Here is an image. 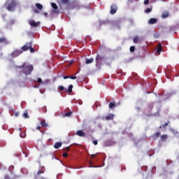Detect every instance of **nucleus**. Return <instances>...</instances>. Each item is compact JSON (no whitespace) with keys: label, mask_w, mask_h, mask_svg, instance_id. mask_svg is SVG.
I'll use <instances>...</instances> for the list:
<instances>
[{"label":"nucleus","mask_w":179,"mask_h":179,"mask_svg":"<svg viewBox=\"0 0 179 179\" xmlns=\"http://www.w3.org/2000/svg\"><path fill=\"white\" fill-rule=\"evenodd\" d=\"M19 69H22V73H24V75H25L26 76L29 75H31V73L34 69V68L33 67V65L28 64L26 62H24L22 66H20Z\"/></svg>","instance_id":"nucleus-1"},{"label":"nucleus","mask_w":179,"mask_h":179,"mask_svg":"<svg viewBox=\"0 0 179 179\" xmlns=\"http://www.w3.org/2000/svg\"><path fill=\"white\" fill-rule=\"evenodd\" d=\"M4 6L9 12H15V9H16L17 6H19V2L16 0L6 1Z\"/></svg>","instance_id":"nucleus-2"},{"label":"nucleus","mask_w":179,"mask_h":179,"mask_svg":"<svg viewBox=\"0 0 179 179\" xmlns=\"http://www.w3.org/2000/svg\"><path fill=\"white\" fill-rule=\"evenodd\" d=\"M104 59V56L97 55L96 57V66H100V62Z\"/></svg>","instance_id":"nucleus-3"},{"label":"nucleus","mask_w":179,"mask_h":179,"mask_svg":"<svg viewBox=\"0 0 179 179\" xmlns=\"http://www.w3.org/2000/svg\"><path fill=\"white\" fill-rule=\"evenodd\" d=\"M22 53L23 50H15L11 53V56L13 58H17V57H19Z\"/></svg>","instance_id":"nucleus-4"},{"label":"nucleus","mask_w":179,"mask_h":179,"mask_svg":"<svg viewBox=\"0 0 179 179\" xmlns=\"http://www.w3.org/2000/svg\"><path fill=\"white\" fill-rule=\"evenodd\" d=\"M31 45H33V43L29 42V43H27L24 45H23L21 48V50H22V51H29L30 47H31Z\"/></svg>","instance_id":"nucleus-5"},{"label":"nucleus","mask_w":179,"mask_h":179,"mask_svg":"<svg viewBox=\"0 0 179 179\" xmlns=\"http://www.w3.org/2000/svg\"><path fill=\"white\" fill-rule=\"evenodd\" d=\"M41 23V22H40V21L36 22V21L33 20L29 21V24H30V26H31L32 27H38Z\"/></svg>","instance_id":"nucleus-6"},{"label":"nucleus","mask_w":179,"mask_h":179,"mask_svg":"<svg viewBox=\"0 0 179 179\" xmlns=\"http://www.w3.org/2000/svg\"><path fill=\"white\" fill-rule=\"evenodd\" d=\"M118 8L117 7L116 4H113L110 7V15H115L117 13Z\"/></svg>","instance_id":"nucleus-7"},{"label":"nucleus","mask_w":179,"mask_h":179,"mask_svg":"<svg viewBox=\"0 0 179 179\" xmlns=\"http://www.w3.org/2000/svg\"><path fill=\"white\" fill-rule=\"evenodd\" d=\"M19 176L15 175V173H11L10 175H6L4 179H17Z\"/></svg>","instance_id":"nucleus-8"},{"label":"nucleus","mask_w":179,"mask_h":179,"mask_svg":"<svg viewBox=\"0 0 179 179\" xmlns=\"http://www.w3.org/2000/svg\"><path fill=\"white\" fill-rule=\"evenodd\" d=\"M3 43L4 44H9V42L8 41V38L5 36H2L0 38V44H2Z\"/></svg>","instance_id":"nucleus-9"},{"label":"nucleus","mask_w":179,"mask_h":179,"mask_svg":"<svg viewBox=\"0 0 179 179\" xmlns=\"http://www.w3.org/2000/svg\"><path fill=\"white\" fill-rule=\"evenodd\" d=\"M76 135H78V136H81V137L86 136V134L85 132H83V131H82V130L77 131Z\"/></svg>","instance_id":"nucleus-10"},{"label":"nucleus","mask_w":179,"mask_h":179,"mask_svg":"<svg viewBox=\"0 0 179 179\" xmlns=\"http://www.w3.org/2000/svg\"><path fill=\"white\" fill-rule=\"evenodd\" d=\"M166 77L167 78V79H170L171 78V70H170L169 69H167L166 70Z\"/></svg>","instance_id":"nucleus-11"},{"label":"nucleus","mask_w":179,"mask_h":179,"mask_svg":"<svg viewBox=\"0 0 179 179\" xmlns=\"http://www.w3.org/2000/svg\"><path fill=\"white\" fill-rule=\"evenodd\" d=\"M162 43H158L157 45V54H158V55H160V53L162 52Z\"/></svg>","instance_id":"nucleus-12"},{"label":"nucleus","mask_w":179,"mask_h":179,"mask_svg":"<svg viewBox=\"0 0 179 179\" xmlns=\"http://www.w3.org/2000/svg\"><path fill=\"white\" fill-rule=\"evenodd\" d=\"M149 24H155V23H157V19L156 18H150L148 20Z\"/></svg>","instance_id":"nucleus-13"},{"label":"nucleus","mask_w":179,"mask_h":179,"mask_svg":"<svg viewBox=\"0 0 179 179\" xmlns=\"http://www.w3.org/2000/svg\"><path fill=\"white\" fill-rule=\"evenodd\" d=\"M105 120H106L107 121H110V120H114V115L109 114L108 116L105 117Z\"/></svg>","instance_id":"nucleus-14"},{"label":"nucleus","mask_w":179,"mask_h":179,"mask_svg":"<svg viewBox=\"0 0 179 179\" xmlns=\"http://www.w3.org/2000/svg\"><path fill=\"white\" fill-rule=\"evenodd\" d=\"M41 127H43V128H47V127H48V124L45 122V120H42L41 121Z\"/></svg>","instance_id":"nucleus-15"},{"label":"nucleus","mask_w":179,"mask_h":179,"mask_svg":"<svg viewBox=\"0 0 179 179\" xmlns=\"http://www.w3.org/2000/svg\"><path fill=\"white\" fill-rule=\"evenodd\" d=\"M61 146H62V143H61V142H57V143H55V145H54L55 149H59V148H61Z\"/></svg>","instance_id":"nucleus-16"},{"label":"nucleus","mask_w":179,"mask_h":179,"mask_svg":"<svg viewBox=\"0 0 179 179\" xmlns=\"http://www.w3.org/2000/svg\"><path fill=\"white\" fill-rule=\"evenodd\" d=\"M94 61V59L93 58L86 59H85V64L87 65H89V64H92Z\"/></svg>","instance_id":"nucleus-17"},{"label":"nucleus","mask_w":179,"mask_h":179,"mask_svg":"<svg viewBox=\"0 0 179 179\" xmlns=\"http://www.w3.org/2000/svg\"><path fill=\"white\" fill-rule=\"evenodd\" d=\"M73 112L72 111H69L68 113H66L65 114L63 115V117H70L72 116V114H73Z\"/></svg>","instance_id":"nucleus-18"},{"label":"nucleus","mask_w":179,"mask_h":179,"mask_svg":"<svg viewBox=\"0 0 179 179\" xmlns=\"http://www.w3.org/2000/svg\"><path fill=\"white\" fill-rule=\"evenodd\" d=\"M169 12L165 11L164 13H162V17H163V19H166V17H169Z\"/></svg>","instance_id":"nucleus-19"},{"label":"nucleus","mask_w":179,"mask_h":179,"mask_svg":"<svg viewBox=\"0 0 179 179\" xmlns=\"http://www.w3.org/2000/svg\"><path fill=\"white\" fill-rule=\"evenodd\" d=\"M133 41L135 44H138L141 40L139 39V36H135L133 39Z\"/></svg>","instance_id":"nucleus-20"},{"label":"nucleus","mask_w":179,"mask_h":179,"mask_svg":"<svg viewBox=\"0 0 179 179\" xmlns=\"http://www.w3.org/2000/svg\"><path fill=\"white\" fill-rule=\"evenodd\" d=\"M63 5H69L71 0H60Z\"/></svg>","instance_id":"nucleus-21"},{"label":"nucleus","mask_w":179,"mask_h":179,"mask_svg":"<svg viewBox=\"0 0 179 179\" xmlns=\"http://www.w3.org/2000/svg\"><path fill=\"white\" fill-rule=\"evenodd\" d=\"M169 138V136L167 134H163L161 136L162 141H166V139Z\"/></svg>","instance_id":"nucleus-22"},{"label":"nucleus","mask_w":179,"mask_h":179,"mask_svg":"<svg viewBox=\"0 0 179 179\" xmlns=\"http://www.w3.org/2000/svg\"><path fill=\"white\" fill-rule=\"evenodd\" d=\"M36 6L37 9H38L39 10H41V9H43V5H41V3H36Z\"/></svg>","instance_id":"nucleus-23"},{"label":"nucleus","mask_w":179,"mask_h":179,"mask_svg":"<svg viewBox=\"0 0 179 179\" xmlns=\"http://www.w3.org/2000/svg\"><path fill=\"white\" fill-rule=\"evenodd\" d=\"M40 174H44V168H41V170L37 172V176H40Z\"/></svg>","instance_id":"nucleus-24"},{"label":"nucleus","mask_w":179,"mask_h":179,"mask_svg":"<svg viewBox=\"0 0 179 179\" xmlns=\"http://www.w3.org/2000/svg\"><path fill=\"white\" fill-rule=\"evenodd\" d=\"M52 8H53L55 9V10H57V9H58V6H57V3H52Z\"/></svg>","instance_id":"nucleus-25"},{"label":"nucleus","mask_w":179,"mask_h":179,"mask_svg":"<svg viewBox=\"0 0 179 179\" xmlns=\"http://www.w3.org/2000/svg\"><path fill=\"white\" fill-rule=\"evenodd\" d=\"M114 107H115V102H110L109 103V108H113Z\"/></svg>","instance_id":"nucleus-26"},{"label":"nucleus","mask_w":179,"mask_h":179,"mask_svg":"<svg viewBox=\"0 0 179 179\" xmlns=\"http://www.w3.org/2000/svg\"><path fill=\"white\" fill-rule=\"evenodd\" d=\"M72 89H73V85H70L69 86V89H68L69 93H72Z\"/></svg>","instance_id":"nucleus-27"},{"label":"nucleus","mask_w":179,"mask_h":179,"mask_svg":"<svg viewBox=\"0 0 179 179\" xmlns=\"http://www.w3.org/2000/svg\"><path fill=\"white\" fill-rule=\"evenodd\" d=\"M22 117H24V118H29V113L27 112H24Z\"/></svg>","instance_id":"nucleus-28"},{"label":"nucleus","mask_w":179,"mask_h":179,"mask_svg":"<svg viewBox=\"0 0 179 179\" xmlns=\"http://www.w3.org/2000/svg\"><path fill=\"white\" fill-rule=\"evenodd\" d=\"M150 12H152V8H146V10H145V13H150Z\"/></svg>","instance_id":"nucleus-29"},{"label":"nucleus","mask_w":179,"mask_h":179,"mask_svg":"<svg viewBox=\"0 0 179 179\" xmlns=\"http://www.w3.org/2000/svg\"><path fill=\"white\" fill-rule=\"evenodd\" d=\"M154 136H156V137L154 138L155 139L159 138V136H160V132H157V133H155V134H154Z\"/></svg>","instance_id":"nucleus-30"},{"label":"nucleus","mask_w":179,"mask_h":179,"mask_svg":"<svg viewBox=\"0 0 179 179\" xmlns=\"http://www.w3.org/2000/svg\"><path fill=\"white\" fill-rule=\"evenodd\" d=\"M64 90H65V87H64V86L62 85L59 86V90H60V92H64Z\"/></svg>","instance_id":"nucleus-31"},{"label":"nucleus","mask_w":179,"mask_h":179,"mask_svg":"<svg viewBox=\"0 0 179 179\" xmlns=\"http://www.w3.org/2000/svg\"><path fill=\"white\" fill-rule=\"evenodd\" d=\"M130 52H135V46H131L130 47Z\"/></svg>","instance_id":"nucleus-32"},{"label":"nucleus","mask_w":179,"mask_h":179,"mask_svg":"<svg viewBox=\"0 0 179 179\" xmlns=\"http://www.w3.org/2000/svg\"><path fill=\"white\" fill-rule=\"evenodd\" d=\"M50 83V80H45L42 85H48Z\"/></svg>","instance_id":"nucleus-33"},{"label":"nucleus","mask_w":179,"mask_h":179,"mask_svg":"<svg viewBox=\"0 0 179 179\" xmlns=\"http://www.w3.org/2000/svg\"><path fill=\"white\" fill-rule=\"evenodd\" d=\"M37 82L38 83H41V85H43V80L40 78L37 79Z\"/></svg>","instance_id":"nucleus-34"},{"label":"nucleus","mask_w":179,"mask_h":179,"mask_svg":"<svg viewBox=\"0 0 179 179\" xmlns=\"http://www.w3.org/2000/svg\"><path fill=\"white\" fill-rule=\"evenodd\" d=\"M169 125V123H165L164 124H163L162 126H160L159 128H166V127H167Z\"/></svg>","instance_id":"nucleus-35"},{"label":"nucleus","mask_w":179,"mask_h":179,"mask_svg":"<svg viewBox=\"0 0 179 179\" xmlns=\"http://www.w3.org/2000/svg\"><path fill=\"white\" fill-rule=\"evenodd\" d=\"M29 50H30V52H34L35 51L34 48H33V47L31 46L29 47Z\"/></svg>","instance_id":"nucleus-36"},{"label":"nucleus","mask_w":179,"mask_h":179,"mask_svg":"<svg viewBox=\"0 0 179 179\" xmlns=\"http://www.w3.org/2000/svg\"><path fill=\"white\" fill-rule=\"evenodd\" d=\"M144 5H149V0H145Z\"/></svg>","instance_id":"nucleus-37"},{"label":"nucleus","mask_w":179,"mask_h":179,"mask_svg":"<svg viewBox=\"0 0 179 179\" xmlns=\"http://www.w3.org/2000/svg\"><path fill=\"white\" fill-rule=\"evenodd\" d=\"M63 157H68V153L64 152L63 153Z\"/></svg>","instance_id":"nucleus-38"},{"label":"nucleus","mask_w":179,"mask_h":179,"mask_svg":"<svg viewBox=\"0 0 179 179\" xmlns=\"http://www.w3.org/2000/svg\"><path fill=\"white\" fill-rule=\"evenodd\" d=\"M70 79L75 80L76 79V76H70Z\"/></svg>","instance_id":"nucleus-39"},{"label":"nucleus","mask_w":179,"mask_h":179,"mask_svg":"<svg viewBox=\"0 0 179 179\" xmlns=\"http://www.w3.org/2000/svg\"><path fill=\"white\" fill-rule=\"evenodd\" d=\"M92 143H94L95 145H97V143H98L97 140L93 141Z\"/></svg>","instance_id":"nucleus-40"},{"label":"nucleus","mask_w":179,"mask_h":179,"mask_svg":"<svg viewBox=\"0 0 179 179\" xmlns=\"http://www.w3.org/2000/svg\"><path fill=\"white\" fill-rule=\"evenodd\" d=\"M19 115H20L19 112H16L15 113V117H19Z\"/></svg>","instance_id":"nucleus-41"},{"label":"nucleus","mask_w":179,"mask_h":179,"mask_svg":"<svg viewBox=\"0 0 179 179\" xmlns=\"http://www.w3.org/2000/svg\"><path fill=\"white\" fill-rule=\"evenodd\" d=\"M34 13H40V11L37 9L34 10Z\"/></svg>","instance_id":"nucleus-42"},{"label":"nucleus","mask_w":179,"mask_h":179,"mask_svg":"<svg viewBox=\"0 0 179 179\" xmlns=\"http://www.w3.org/2000/svg\"><path fill=\"white\" fill-rule=\"evenodd\" d=\"M64 79H70V76H64Z\"/></svg>","instance_id":"nucleus-43"},{"label":"nucleus","mask_w":179,"mask_h":179,"mask_svg":"<svg viewBox=\"0 0 179 179\" xmlns=\"http://www.w3.org/2000/svg\"><path fill=\"white\" fill-rule=\"evenodd\" d=\"M54 13H59V11L58 10H53Z\"/></svg>","instance_id":"nucleus-44"},{"label":"nucleus","mask_w":179,"mask_h":179,"mask_svg":"<svg viewBox=\"0 0 179 179\" xmlns=\"http://www.w3.org/2000/svg\"><path fill=\"white\" fill-rule=\"evenodd\" d=\"M41 128V127H40V126L36 127V129H38V130H40Z\"/></svg>","instance_id":"nucleus-45"},{"label":"nucleus","mask_w":179,"mask_h":179,"mask_svg":"<svg viewBox=\"0 0 179 179\" xmlns=\"http://www.w3.org/2000/svg\"><path fill=\"white\" fill-rule=\"evenodd\" d=\"M44 16H48V13H43Z\"/></svg>","instance_id":"nucleus-46"},{"label":"nucleus","mask_w":179,"mask_h":179,"mask_svg":"<svg viewBox=\"0 0 179 179\" xmlns=\"http://www.w3.org/2000/svg\"><path fill=\"white\" fill-rule=\"evenodd\" d=\"M96 157V155H91V157Z\"/></svg>","instance_id":"nucleus-47"},{"label":"nucleus","mask_w":179,"mask_h":179,"mask_svg":"<svg viewBox=\"0 0 179 179\" xmlns=\"http://www.w3.org/2000/svg\"><path fill=\"white\" fill-rule=\"evenodd\" d=\"M72 64H73V62H70L69 65H72Z\"/></svg>","instance_id":"nucleus-48"},{"label":"nucleus","mask_w":179,"mask_h":179,"mask_svg":"<svg viewBox=\"0 0 179 179\" xmlns=\"http://www.w3.org/2000/svg\"><path fill=\"white\" fill-rule=\"evenodd\" d=\"M66 150H69V147H67V148H66Z\"/></svg>","instance_id":"nucleus-49"}]
</instances>
